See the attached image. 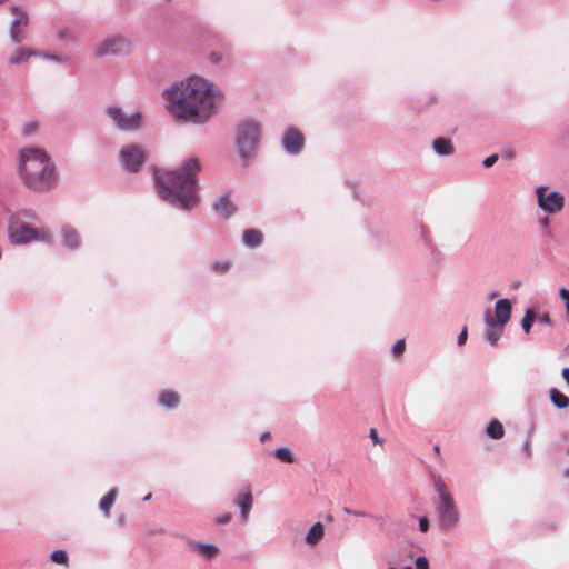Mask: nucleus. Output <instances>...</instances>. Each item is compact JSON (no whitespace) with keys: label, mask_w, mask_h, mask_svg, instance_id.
<instances>
[{"label":"nucleus","mask_w":569,"mask_h":569,"mask_svg":"<svg viewBox=\"0 0 569 569\" xmlns=\"http://www.w3.org/2000/svg\"><path fill=\"white\" fill-rule=\"evenodd\" d=\"M212 84L200 77L174 82L163 91L170 114L179 122L203 124L216 112Z\"/></svg>","instance_id":"1"},{"label":"nucleus","mask_w":569,"mask_h":569,"mask_svg":"<svg viewBox=\"0 0 569 569\" xmlns=\"http://www.w3.org/2000/svg\"><path fill=\"white\" fill-rule=\"evenodd\" d=\"M200 169L199 159L194 157L166 172L154 169V182L160 198L179 210L191 211L199 202L196 176Z\"/></svg>","instance_id":"2"},{"label":"nucleus","mask_w":569,"mask_h":569,"mask_svg":"<svg viewBox=\"0 0 569 569\" xmlns=\"http://www.w3.org/2000/svg\"><path fill=\"white\" fill-rule=\"evenodd\" d=\"M19 169L26 187L33 191H48L57 184L56 166L43 149H22Z\"/></svg>","instance_id":"3"},{"label":"nucleus","mask_w":569,"mask_h":569,"mask_svg":"<svg viewBox=\"0 0 569 569\" xmlns=\"http://www.w3.org/2000/svg\"><path fill=\"white\" fill-rule=\"evenodd\" d=\"M261 138L262 126L258 120L244 118L237 123L233 143L243 167H248L256 159Z\"/></svg>","instance_id":"4"},{"label":"nucleus","mask_w":569,"mask_h":569,"mask_svg":"<svg viewBox=\"0 0 569 569\" xmlns=\"http://www.w3.org/2000/svg\"><path fill=\"white\" fill-rule=\"evenodd\" d=\"M437 499L433 501L438 527L441 530H452L460 521V511L453 496L441 477L433 478Z\"/></svg>","instance_id":"5"},{"label":"nucleus","mask_w":569,"mask_h":569,"mask_svg":"<svg viewBox=\"0 0 569 569\" xmlns=\"http://www.w3.org/2000/svg\"><path fill=\"white\" fill-rule=\"evenodd\" d=\"M104 112L113 127L121 132H137L143 127V114L141 111L128 114L119 106H109Z\"/></svg>","instance_id":"6"},{"label":"nucleus","mask_w":569,"mask_h":569,"mask_svg":"<svg viewBox=\"0 0 569 569\" xmlns=\"http://www.w3.org/2000/svg\"><path fill=\"white\" fill-rule=\"evenodd\" d=\"M149 157L147 148L140 143L123 144L119 150V161L131 173L138 172Z\"/></svg>","instance_id":"7"},{"label":"nucleus","mask_w":569,"mask_h":569,"mask_svg":"<svg viewBox=\"0 0 569 569\" xmlns=\"http://www.w3.org/2000/svg\"><path fill=\"white\" fill-rule=\"evenodd\" d=\"M535 194L538 208L547 214H557L565 208V194L560 191H549L547 186L540 184L536 187Z\"/></svg>","instance_id":"8"},{"label":"nucleus","mask_w":569,"mask_h":569,"mask_svg":"<svg viewBox=\"0 0 569 569\" xmlns=\"http://www.w3.org/2000/svg\"><path fill=\"white\" fill-rule=\"evenodd\" d=\"M9 237L12 243L26 244L31 241H51V233L47 230L37 229L27 223H12L9 228Z\"/></svg>","instance_id":"9"},{"label":"nucleus","mask_w":569,"mask_h":569,"mask_svg":"<svg viewBox=\"0 0 569 569\" xmlns=\"http://www.w3.org/2000/svg\"><path fill=\"white\" fill-rule=\"evenodd\" d=\"M131 41L128 37L119 33L110 34L99 42L94 48L98 58L107 56H122L130 51Z\"/></svg>","instance_id":"10"},{"label":"nucleus","mask_w":569,"mask_h":569,"mask_svg":"<svg viewBox=\"0 0 569 569\" xmlns=\"http://www.w3.org/2000/svg\"><path fill=\"white\" fill-rule=\"evenodd\" d=\"M281 144L286 153L298 156L303 150L305 137L297 128L289 127L283 132Z\"/></svg>","instance_id":"11"},{"label":"nucleus","mask_w":569,"mask_h":569,"mask_svg":"<svg viewBox=\"0 0 569 569\" xmlns=\"http://www.w3.org/2000/svg\"><path fill=\"white\" fill-rule=\"evenodd\" d=\"M10 11L14 14V19L10 23V39L13 43L19 44L24 39L21 28L28 24L29 17L19 6H11Z\"/></svg>","instance_id":"12"},{"label":"nucleus","mask_w":569,"mask_h":569,"mask_svg":"<svg viewBox=\"0 0 569 569\" xmlns=\"http://www.w3.org/2000/svg\"><path fill=\"white\" fill-rule=\"evenodd\" d=\"M483 320L486 325L485 330V340L490 343L492 347L498 345L502 333H503V325H498L493 322V316L490 310H487L483 315Z\"/></svg>","instance_id":"13"},{"label":"nucleus","mask_w":569,"mask_h":569,"mask_svg":"<svg viewBox=\"0 0 569 569\" xmlns=\"http://www.w3.org/2000/svg\"><path fill=\"white\" fill-rule=\"evenodd\" d=\"M233 502L240 508L241 519L247 521L253 506V496L250 486H248L244 491L239 492L234 497Z\"/></svg>","instance_id":"14"},{"label":"nucleus","mask_w":569,"mask_h":569,"mask_svg":"<svg viewBox=\"0 0 569 569\" xmlns=\"http://www.w3.org/2000/svg\"><path fill=\"white\" fill-rule=\"evenodd\" d=\"M60 236L61 242L67 249H79L82 243L79 231L71 226H63L60 230Z\"/></svg>","instance_id":"15"},{"label":"nucleus","mask_w":569,"mask_h":569,"mask_svg":"<svg viewBox=\"0 0 569 569\" xmlns=\"http://www.w3.org/2000/svg\"><path fill=\"white\" fill-rule=\"evenodd\" d=\"M512 306L509 299L501 298L495 305L493 322L506 326L511 318Z\"/></svg>","instance_id":"16"},{"label":"nucleus","mask_w":569,"mask_h":569,"mask_svg":"<svg viewBox=\"0 0 569 569\" xmlns=\"http://www.w3.org/2000/svg\"><path fill=\"white\" fill-rule=\"evenodd\" d=\"M212 209L223 217L224 219L230 218L236 212V207L231 202L228 196H220L213 203Z\"/></svg>","instance_id":"17"},{"label":"nucleus","mask_w":569,"mask_h":569,"mask_svg":"<svg viewBox=\"0 0 569 569\" xmlns=\"http://www.w3.org/2000/svg\"><path fill=\"white\" fill-rule=\"evenodd\" d=\"M180 403V396L174 390H163L158 397V405L167 410L178 408Z\"/></svg>","instance_id":"18"},{"label":"nucleus","mask_w":569,"mask_h":569,"mask_svg":"<svg viewBox=\"0 0 569 569\" xmlns=\"http://www.w3.org/2000/svg\"><path fill=\"white\" fill-rule=\"evenodd\" d=\"M189 546L208 560L214 559L219 553V548L213 543L190 541Z\"/></svg>","instance_id":"19"},{"label":"nucleus","mask_w":569,"mask_h":569,"mask_svg":"<svg viewBox=\"0 0 569 569\" xmlns=\"http://www.w3.org/2000/svg\"><path fill=\"white\" fill-rule=\"evenodd\" d=\"M39 51L30 50L26 48L17 49L9 58L10 64H20L26 62L30 57H38Z\"/></svg>","instance_id":"20"},{"label":"nucleus","mask_w":569,"mask_h":569,"mask_svg":"<svg viewBox=\"0 0 569 569\" xmlns=\"http://www.w3.org/2000/svg\"><path fill=\"white\" fill-rule=\"evenodd\" d=\"M432 148L439 156H451L455 152L451 140L447 138H437L433 140Z\"/></svg>","instance_id":"21"},{"label":"nucleus","mask_w":569,"mask_h":569,"mask_svg":"<svg viewBox=\"0 0 569 569\" xmlns=\"http://www.w3.org/2000/svg\"><path fill=\"white\" fill-rule=\"evenodd\" d=\"M242 241L249 248H258L262 243V233L256 229H247L243 232Z\"/></svg>","instance_id":"22"},{"label":"nucleus","mask_w":569,"mask_h":569,"mask_svg":"<svg viewBox=\"0 0 569 569\" xmlns=\"http://www.w3.org/2000/svg\"><path fill=\"white\" fill-rule=\"evenodd\" d=\"M323 535H325V529H323L322 523L316 522L315 525L311 526V528L307 532L305 540L308 545L313 546V545H317L321 540Z\"/></svg>","instance_id":"23"},{"label":"nucleus","mask_w":569,"mask_h":569,"mask_svg":"<svg viewBox=\"0 0 569 569\" xmlns=\"http://www.w3.org/2000/svg\"><path fill=\"white\" fill-rule=\"evenodd\" d=\"M549 398H550L551 403L557 409H566L569 407V397H567L565 393H562L561 391H559L556 388L550 389Z\"/></svg>","instance_id":"24"},{"label":"nucleus","mask_w":569,"mask_h":569,"mask_svg":"<svg viewBox=\"0 0 569 569\" xmlns=\"http://www.w3.org/2000/svg\"><path fill=\"white\" fill-rule=\"evenodd\" d=\"M118 490L112 488L101 500L99 503L100 510L104 513V516H110V510L117 499Z\"/></svg>","instance_id":"25"},{"label":"nucleus","mask_w":569,"mask_h":569,"mask_svg":"<svg viewBox=\"0 0 569 569\" xmlns=\"http://www.w3.org/2000/svg\"><path fill=\"white\" fill-rule=\"evenodd\" d=\"M486 435L491 439L499 440L505 435V428L500 421L492 420L486 428Z\"/></svg>","instance_id":"26"},{"label":"nucleus","mask_w":569,"mask_h":569,"mask_svg":"<svg viewBox=\"0 0 569 569\" xmlns=\"http://www.w3.org/2000/svg\"><path fill=\"white\" fill-rule=\"evenodd\" d=\"M272 455H273L274 458L279 459L282 462H286V463H293L295 462L293 452L291 451V449H289L287 447L277 448L272 452Z\"/></svg>","instance_id":"27"},{"label":"nucleus","mask_w":569,"mask_h":569,"mask_svg":"<svg viewBox=\"0 0 569 569\" xmlns=\"http://www.w3.org/2000/svg\"><path fill=\"white\" fill-rule=\"evenodd\" d=\"M535 321H536V310L533 308L527 309L525 312V316L521 320V328L525 333L530 332Z\"/></svg>","instance_id":"28"},{"label":"nucleus","mask_w":569,"mask_h":569,"mask_svg":"<svg viewBox=\"0 0 569 569\" xmlns=\"http://www.w3.org/2000/svg\"><path fill=\"white\" fill-rule=\"evenodd\" d=\"M50 559L58 565H67L68 563V553L62 550L58 549L52 551Z\"/></svg>","instance_id":"29"},{"label":"nucleus","mask_w":569,"mask_h":569,"mask_svg":"<svg viewBox=\"0 0 569 569\" xmlns=\"http://www.w3.org/2000/svg\"><path fill=\"white\" fill-rule=\"evenodd\" d=\"M406 350V342L403 339L398 340L391 349L392 355L398 358L400 357Z\"/></svg>","instance_id":"30"},{"label":"nucleus","mask_w":569,"mask_h":569,"mask_svg":"<svg viewBox=\"0 0 569 569\" xmlns=\"http://www.w3.org/2000/svg\"><path fill=\"white\" fill-rule=\"evenodd\" d=\"M39 57H42L44 59L51 60L56 63H63L64 58L62 56L56 54V53H49V52H39Z\"/></svg>","instance_id":"31"},{"label":"nucleus","mask_w":569,"mask_h":569,"mask_svg":"<svg viewBox=\"0 0 569 569\" xmlns=\"http://www.w3.org/2000/svg\"><path fill=\"white\" fill-rule=\"evenodd\" d=\"M536 321L541 326H546V327L552 326V320H551L549 313H547V312H545L540 316L536 315Z\"/></svg>","instance_id":"32"},{"label":"nucleus","mask_w":569,"mask_h":569,"mask_svg":"<svg viewBox=\"0 0 569 569\" xmlns=\"http://www.w3.org/2000/svg\"><path fill=\"white\" fill-rule=\"evenodd\" d=\"M343 512L348 513V515H352V516H356V517H370V518H373L372 515L363 511V510H353L349 507H343L342 508Z\"/></svg>","instance_id":"33"},{"label":"nucleus","mask_w":569,"mask_h":569,"mask_svg":"<svg viewBox=\"0 0 569 569\" xmlns=\"http://www.w3.org/2000/svg\"><path fill=\"white\" fill-rule=\"evenodd\" d=\"M416 569H429V561L426 557L420 556L415 562Z\"/></svg>","instance_id":"34"},{"label":"nucleus","mask_w":569,"mask_h":569,"mask_svg":"<svg viewBox=\"0 0 569 569\" xmlns=\"http://www.w3.org/2000/svg\"><path fill=\"white\" fill-rule=\"evenodd\" d=\"M499 159V156L497 153H493L489 157H487L483 161H482V166L485 168H490L492 167Z\"/></svg>","instance_id":"35"},{"label":"nucleus","mask_w":569,"mask_h":569,"mask_svg":"<svg viewBox=\"0 0 569 569\" xmlns=\"http://www.w3.org/2000/svg\"><path fill=\"white\" fill-rule=\"evenodd\" d=\"M369 438L372 440L373 445H381L383 442L376 428L369 430Z\"/></svg>","instance_id":"36"},{"label":"nucleus","mask_w":569,"mask_h":569,"mask_svg":"<svg viewBox=\"0 0 569 569\" xmlns=\"http://www.w3.org/2000/svg\"><path fill=\"white\" fill-rule=\"evenodd\" d=\"M231 518H232L231 513H223L216 518V523L219 526L227 525L231 521Z\"/></svg>","instance_id":"37"},{"label":"nucleus","mask_w":569,"mask_h":569,"mask_svg":"<svg viewBox=\"0 0 569 569\" xmlns=\"http://www.w3.org/2000/svg\"><path fill=\"white\" fill-rule=\"evenodd\" d=\"M467 338H468V330H467V327H463L462 330L460 331V333L457 337L458 346L465 345L466 341H467Z\"/></svg>","instance_id":"38"},{"label":"nucleus","mask_w":569,"mask_h":569,"mask_svg":"<svg viewBox=\"0 0 569 569\" xmlns=\"http://www.w3.org/2000/svg\"><path fill=\"white\" fill-rule=\"evenodd\" d=\"M559 297L565 303V307L569 305V289L567 288H560L559 289Z\"/></svg>","instance_id":"39"},{"label":"nucleus","mask_w":569,"mask_h":569,"mask_svg":"<svg viewBox=\"0 0 569 569\" xmlns=\"http://www.w3.org/2000/svg\"><path fill=\"white\" fill-rule=\"evenodd\" d=\"M213 269L217 270V271H220V272H226L229 270L230 268V264L229 262H217L214 263L213 266Z\"/></svg>","instance_id":"40"},{"label":"nucleus","mask_w":569,"mask_h":569,"mask_svg":"<svg viewBox=\"0 0 569 569\" xmlns=\"http://www.w3.org/2000/svg\"><path fill=\"white\" fill-rule=\"evenodd\" d=\"M429 529V520L426 517H421L419 519V530L421 532H427Z\"/></svg>","instance_id":"41"},{"label":"nucleus","mask_w":569,"mask_h":569,"mask_svg":"<svg viewBox=\"0 0 569 569\" xmlns=\"http://www.w3.org/2000/svg\"><path fill=\"white\" fill-rule=\"evenodd\" d=\"M210 61L212 63H216V64L221 62L222 61V54L219 53V52H211L210 53Z\"/></svg>","instance_id":"42"},{"label":"nucleus","mask_w":569,"mask_h":569,"mask_svg":"<svg viewBox=\"0 0 569 569\" xmlns=\"http://www.w3.org/2000/svg\"><path fill=\"white\" fill-rule=\"evenodd\" d=\"M501 156L505 160H512L516 158V152L513 150L509 149V150L503 151Z\"/></svg>","instance_id":"43"},{"label":"nucleus","mask_w":569,"mask_h":569,"mask_svg":"<svg viewBox=\"0 0 569 569\" xmlns=\"http://www.w3.org/2000/svg\"><path fill=\"white\" fill-rule=\"evenodd\" d=\"M36 129V124L33 123H28L24 126V133L26 134H31V132Z\"/></svg>","instance_id":"44"},{"label":"nucleus","mask_w":569,"mask_h":569,"mask_svg":"<svg viewBox=\"0 0 569 569\" xmlns=\"http://www.w3.org/2000/svg\"><path fill=\"white\" fill-rule=\"evenodd\" d=\"M67 37H68V30H67V29H62V30H60V31L58 32V38H59L60 40H62V39H64V38H67Z\"/></svg>","instance_id":"45"},{"label":"nucleus","mask_w":569,"mask_h":569,"mask_svg":"<svg viewBox=\"0 0 569 569\" xmlns=\"http://www.w3.org/2000/svg\"><path fill=\"white\" fill-rule=\"evenodd\" d=\"M270 438V432H263L261 436H260V441L263 442L266 441L267 439Z\"/></svg>","instance_id":"46"},{"label":"nucleus","mask_w":569,"mask_h":569,"mask_svg":"<svg viewBox=\"0 0 569 569\" xmlns=\"http://www.w3.org/2000/svg\"><path fill=\"white\" fill-rule=\"evenodd\" d=\"M523 450L527 452V455H529V453H530V445H529V442H528V441H526V442L523 443Z\"/></svg>","instance_id":"47"},{"label":"nucleus","mask_w":569,"mask_h":569,"mask_svg":"<svg viewBox=\"0 0 569 569\" xmlns=\"http://www.w3.org/2000/svg\"><path fill=\"white\" fill-rule=\"evenodd\" d=\"M540 223L543 226H547L549 223V219L547 217H545L540 220Z\"/></svg>","instance_id":"48"},{"label":"nucleus","mask_w":569,"mask_h":569,"mask_svg":"<svg viewBox=\"0 0 569 569\" xmlns=\"http://www.w3.org/2000/svg\"><path fill=\"white\" fill-rule=\"evenodd\" d=\"M152 498V493H148L143 497V501H149Z\"/></svg>","instance_id":"49"},{"label":"nucleus","mask_w":569,"mask_h":569,"mask_svg":"<svg viewBox=\"0 0 569 569\" xmlns=\"http://www.w3.org/2000/svg\"><path fill=\"white\" fill-rule=\"evenodd\" d=\"M566 312H567V315L569 317V303L566 306Z\"/></svg>","instance_id":"50"},{"label":"nucleus","mask_w":569,"mask_h":569,"mask_svg":"<svg viewBox=\"0 0 569 569\" xmlns=\"http://www.w3.org/2000/svg\"><path fill=\"white\" fill-rule=\"evenodd\" d=\"M124 521V517L119 518V522L122 523Z\"/></svg>","instance_id":"51"},{"label":"nucleus","mask_w":569,"mask_h":569,"mask_svg":"<svg viewBox=\"0 0 569 569\" xmlns=\"http://www.w3.org/2000/svg\"><path fill=\"white\" fill-rule=\"evenodd\" d=\"M403 569H411V567H410V566H407V567H405Z\"/></svg>","instance_id":"52"},{"label":"nucleus","mask_w":569,"mask_h":569,"mask_svg":"<svg viewBox=\"0 0 569 569\" xmlns=\"http://www.w3.org/2000/svg\"><path fill=\"white\" fill-rule=\"evenodd\" d=\"M6 1H7V0H0V4H1V3H3V2H6Z\"/></svg>","instance_id":"53"},{"label":"nucleus","mask_w":569,"mask_h":569,"mask_svg":"<svg viewBox=\"0 0 569 569\" xmlns=\"http://www.w3.org/2000/svg\"><path fill=\"white\" fill-rule=\"evenodd\" d=\"M389 569H396V568L391 567V568H389Z\"/></svg>","instance_id":"54"},{"label":"nucleus","mask_w":569,"mask_h":569,"mask_svg":"<svg viewBox=\"0 0 569 569\" xmlns=\"http://www.w3.org/2000/svg\"><path fill=\"white\" fill-rule=\"evenodd\" d=\"M568 453H569V447H568Z\"/></svg>","instance_id":"55"}]
</instances>
